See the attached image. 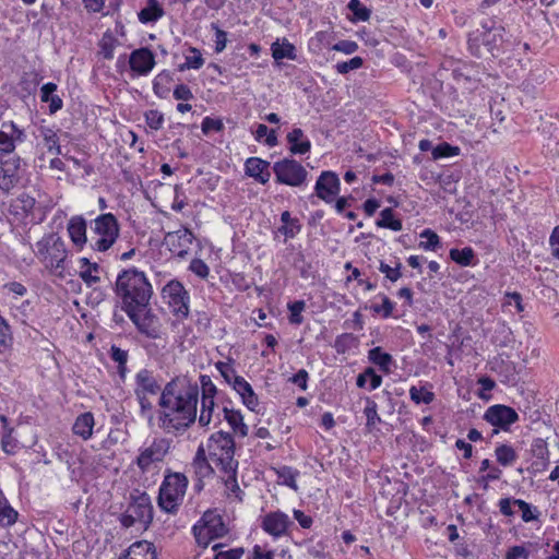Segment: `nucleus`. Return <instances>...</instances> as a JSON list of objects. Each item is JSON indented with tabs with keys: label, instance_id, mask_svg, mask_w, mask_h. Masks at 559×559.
Listing matches in <instances>:
<instances>
[{
	"label": "nucleus",
	"instance_id": "f257e3e1",
	"mask_svg": "<svg viewBox=\"0 0 559 559\" xmlns=\"http://www.w3.org/2000/svg\"><path fill=\"white\" fill-rule=\"evenodd\" d=\"M198 396L197 385L177 389L174 382H168L159 397L163 409L159 416L160 427L167 432L186 430L195 420Z\"/></svg>",
	"mask_w": 559,
	"mask_h": 559
},
{
	"label": "nucleus",
	"instance_id": "f03ea898",
	"mask_svg": "<svg viewBox=\"0 0 559 559\" xmlns=\"http://www.w3.org/2000/svg\"><path fill=\"white\" fill-rule=\"evenodd\" d=\"M115 293L121 301V309L127 313L134 309H146L153 289L144 272L130 267L118 274Z\"/></svg>",
	"mask_w": 559,
	"mask_h": 559
},
{
	"label": "nucleus",
	"instance_id": "7ed1b4c3",
	"mask_svg": "<svg viewBox=\"0 0 559 559\" xmlns=\"http://www.w3.org/2000/svg\"><path fill=\"white\" fill-rule=\"evenodd\" d=\"M468 49L475 57L481 58L485 52L493 58L506 55L512 47V41L506 37V29L496 21L481 23V29L472 32L468 36Z\"/></svg>",
	"mask_w": 559,
	"mask_h": 559
},
{
	"label": "nucleus",
	"instance_id": "20e7f679",
	"mask_svg": "<svg viewBox=\"0 0 559 559\" xmlns=\"http://www.w3.org/2000/svg\"><path fill=\"white\" fill-rule=\"evenodd\" d=\"M153 516L154 508L150 495L135 488L130 491L127 509L119 515L118 520L124 528L139 524L147 530L153 522Z\"/></svg>",
	"mask_w": 559,
	"mask_h": 559
},
{
	"label": "nucleus",
	"instance_id": "39448f33",
	"mask_svg": "<svg viewBox=\"0 0 559 559\" xmlns=\"http://www.w3.org/2000/svg\"><path fill=\"white\" fill-rule=\"evenodd\" d=\"M171 441L166 438H155L152 443L140 450L135 464L144 478V484H154L160 472V464L168 454Z\"/></svg>",
	"mask_w": 559,
	"mask_h": 559
},
{
	"label": "nucleus",
	"instance_id": "423d86ee",
	"mask_svg": "<svg viewBox=\"0 0 559 559\" xmlns=\"http://www.w3.org/2000/svg\"><path fill=\"white\" fill-rule=\"evenodd\" d=\"M188 483L185 474L167 469L157 497V504L160 510L169 514H176L182 504Z\"/></svg>",
	"mask_w": 559,
	"mask_h": 559
},
{
	"label": "nucleus",
	"instance_id": "0eeeda50",
	"mask_svg": "<svg viewBox=\"0 0 559 559\" xmlns=\"http://www.w3.org/2000/svg\"><path fill=\"white\" fill-rule=\"evenodd\" d=\"M91 247L96 252L108 251L120 236V224L112 213H103L91 221Z\"/></svg>",
	"mask_w": 559,
	"mask_h": 559
},
{
	"label": "nucleus",
	"instance_id": "6e6552de",
	"mask_svg": "<svg viewBox=\"0 0 559 559\" xmlns=\"http://www.w3.org/2000/svg\"><path fill=\"white\" fill-rule=\"evenodd\" d=\"M35 246V254L39 261L51 272L62 274L68 254L64 241L60 237L49 234L38 240Z\"/></svg>",
	"mask_w": 559,
	"mask_h": 559
},
{
	"label": "nucleus",
	"instance_id": "1a4fd4ad",
	"mask_svg": "<svg viewBox=\"0 0 559 559\" xmlns=\"http://www.w3.org/2000/svg\"><path fill=\"white\" fill-rule=\"evenodd\" d=\"M209 459L216 465L219 472L238 466L235 460V441L230 433L217 431L213 433L206 443Z\"/></svg>",
	"mask_w": 559,
	"mask_h": 559
},
{
	"label": "nucleus",
	"instance_id": "9d476101",
	"mask_svg": "<svg viewBox=\"0 0 559 559\" xmlns=\"http://www.w3.org/2000/svg\"><path fill=\"white\" fill-rule=\"evenodd\" d=\"M192 532L198 545L205 548L211 540L225 536L228 528L216 510H207L193 525Z\"/></svg>",
	"mask_w": 559,
	"mask_h": 559
},
{
	"label": "nucleus",
	"instance_id": "9b49d317",
	"mask_svg": "<svg viewBox=\"0 0 559 559\" xmlns=\"http://www.w3.org/2000/svg\"><path fill=\"white\" fill-rule=\"evenodd\" d=\"M275 180L280 185L302 188L308 185L309 173L305 166L293 157H285L273 164Z\"/></svg>",
	"mask_w": 559,
	"mask_h": 559
},
{
	"label": "nucleus",
	"instance_id": "f8f14e48",
	"mask_svg": "<svg viewBox=\"0 0 559 559\" xmlns=\"http://www.w3.org/2000/svg\"><path fill=\"white\" fill-rule=\"evenodd\" d=\"M160 391V384L156 380L153 371L141 369L135 374L134 394L141 407V413L151 412L153 404L150 396L157 395Z\"/></svg>",
	"mask_w": 559,
	"mask_h": 559
},
{
	"label": "nucleus",
	"instance_id": "ddd939ff",
	"mask_svg": "<svg viewBox=\"0 0 559 559\" xmlns=\"http://www.w3.org/2000/svg\"><path fill=\"white\" fill-rule=\"evenodd\" d=\"M163 297L168 300L173 312L179 318L189 314V295L183 285L178 281H170L163 288Z\"/></svg>",
	"mask_w": 559,
	"mask_h": 559
},
{
	"label": "nucleus",
	"instance_id": "4468645a",
	"mask_svg": "<svg viewBox=\"0 0 559 559\" xmlns=\"http://www.w3.org/2000/svg\"><path fill=\"white\" fill-rule=\"evenodd\" d=\"M127 314L140 333L150 338H158L160 336L159 319L151 310L134 309L127 312Z\"/></svg>",
	"mask_w": 559,
	"mask_h": 559
},
{
	"label": "nucleus",
	"instance_id": "2eb2a0df",
	"mask_svg": "<svg viewBox=\"0 0 559 559\" xmlns=\"http://www.w3.org/2000/svg\"><path fill=\"white\" fill-rule=\"evenodd\" d=\"M21 158L16 155H0V189L9 193L20 180Z\"/></svg>",
	"mask_w": 559,
	"mask_h": 559
},
{
	"label": "nucleus",
	"instance_id": "dca6fc26",
	"mask_svg": "<svg viewBox=\"0 0 559 559\" xmlns=\"http://www.w3.org/2000/svg\"><path fill=\"white\" fill-rule=\"evenodd\" d=\"M261 526L269 535L278 538L289 534L294 522L286 513L277 510L266 513L262 519Z\"/></svg>",
	"mask_w": 559,
	"mask_h": 559
},
{
	"label": "nucleus",
	"instance_id": "f3484780",
	"mask_svg": "<svg viewBox=\"0 0 559 559\" xmlns=\"http://www.w3.org/2000/svg\"><path fill=\"white\" fill-rule=\"evenodd\" d=\"M193 238V234L188 228H182L167 233L164 238V243L174 255L185 258L190 250Z\"/></svg>",
	"mask_w": 559,
	"mask_h": 559
},
{
	"label": "nucleus",
	"instance_id": "a211bd4d",
	"mask_svg": "<svg viewBox=\"0 0 559 559\" xmlns=\"http://www.w3.org/2000/svg\"><path fill=\"white\" fill-rule=\"evenodd\" d=\"M484 419L492 426L507 430L510 425L519 420V415L512 407L497 404L488 407Z\"/></svg>",
	"mask_w": 559,
	"mask_h": 559
},
{
	"label": "nucleus",
	"instance_id": "6ab92c4d",
	"mask_svg": "<svg viewBox=\"0 0 559 559\" xmlns=\"http://www.w3.org/2000/svg\"><path fill=\"white\" fill-rule=\"evenodd\" d=\"M340 187L338 176L334 171L325 170L318 177L314 191L318 198L330 203L338 194Z\"/></svg>",
	"mask_w": 559,
	"mask_h": 559
},
{
	"label": "nucleus",
	"instance_id": "aec40b11",
	"mask_svg": "<svg viewBox=\"0 0 559 559\" xmlns=\"http://www.w3.org/2000/svg\"><path fill=\"white\" fill-rule=\"evenodd\" d=\"M129 63L138 75H146L155 66V57L148 48H140L131 52Z\"/></svg>",
	"mask_w": 559,
	"mask_h": 559
},
{
	"label": "nucleus",
	"instance_id": "412c9836",
	"mask_svg": "<svg viewBox=\"0 0 559 559\" xmlns=\"http://www.w3.org/2000/svg\"><path fill=\"white\" fill-rule=\"evenodd\" d=\"M86 229L87 222L82 215H74L68 222L67 230L69 237L79 249H83L87 243Z\"/></svg>",
	"mask_w": 559,
	"mask_h": 559
},
{
	"label": "nucleus",
	"instance_id": "4be33fe9",
	"mask_svg": "<svg viewBox=\"0 0 559 559\" xmlns=\"http://www.w3.org/2000/svg\"><path fill=\"white\" fill-rule=\"evenodd\" d=\"M119 559H157L156 547L147 540H138L120 555Z\"/></svg>",
	"mask_w": 559,
	"mask_h": 559
},
{
	"label": "nucleus",
	"instance_id": "5701e85b",
	"mask_svg": "<svg viewBox=\"0 0 559 559\" xmlns=\"http://www.w3.org/2000/svg\"><path fill=\"white\" fill-rule=\"evenodd\" d=\"M269 168L270 163L259 157H250L245 163L246 175L254 178L262 185H265L270 180L271 173Z\"/></svg>",
	"mask_w": 559,
	"mask_h": 559
},
{
	"label": "nucleus",
	"instance_id": "b1692460",
	"mask_svg": "<svg viewBox=\"0 0 559 559\" xmlns=\"http://www.w3.org/2000/svg\"><path fill=\"white\" fill-rule=\"evenodd\" d=\"M289 152L293 155H304L310 152L311 142L300 128H294L286 136Z\"/></svg>",
	"mask_w": 559,
	"mask_h": 559
},
{
	"label": "nucleus",
	"instance_id": "393cba45",
	"mask_svg": "<svg viewBox=\"0 0 559 559\" xmlns=\"http://www.w3.org/2000/svg\"><path fill=\"white\" fill-rule=\"evenodd\" d=\"M233 389L240 395L242 403L250 409L257 411L259 406L258 395L254 393L251 384L242 377L241 379H236V384Z\"/></svg>",
	"mask_w": 559,
	"mask_h": 559
},
{
	"label": "nucleus",
	"instance_id": "a878e982",
	"mask_svg": "<svg viewBox=\"0 0 559 559\" xmlns=\"http://www.w3.org/2000/svg\"><path fill=\"white\" fill-rule=\"evenodd\" d=\"M165 11L158 0H146L145 5L139 11L138 19L143 24L155 23Z\"/></svg>",
	"mask_w": 559,
	"mask_h": 559
},
{
	"label": "nucleus",
	"instance_id": "bb28decb",
	"mask_svg": "<svg viewBox=\"0 0 559 559\" xmlns=\"http://www.w3.org/2000/svg\"><path fill=\"white\" fill-rule=\"evenodd\" d=\"M94 416L87 412L76 417L72 430L73 433L81 437L83 440H88L93 435Z\"/></svg>",
	"mask_w": 559,
	"mask_h": 559
},
{
	"label": "nucleus",
	"instance_id": "cd10ccee",
	"mask_svg": "<svg viewBox=\"0 0 559 559\" xmlns=\"http://www.w3.org/2000/svg\"><path fill=\"white\" fill-rule=\"evenodd\" d=\"M56 91L57 84L51 82L44 84L40 88V100L49 104L50 114H56L63 106L62 99L55 94Z\"/></svg>",
	"mask_w": 559,
	"mask_h": 559
},
{
	"label": "nucleus",
	"instance_id": "c85d7f7f",
	"mask_svg": "<svg viewBox=\"0 0 559 559\" xmlns=\"http://www.w3.org/2000/svg\"><path fill=\"white\" fill-rule=\"evenodd\" d=\"M492 370L502 377V382L506 384L514 385L518 382V372L515 365L512 361L496 359L493 361Z\"/></svg>",
	"mask_w": 559,
	"mask_h": 559
},
{
	"label": "nucleus",
	"instance_id": "c756f323",
	"mask_svg": "<svg viewBox=\"0 0 559 559\" xmlns=\"http://www.w3.org/2000/svg\"><path fill=\"white\" fill-rule=\"evenodd\" d=\"M80 264V277L87 286H92L100 281V277L97 275L99 265L96 262H91L87 258H81Z\"/></svg>",
	"mask_w": 559,
	"mask_h": 559
},
{
	"label": "nucleus",
	"instance_id": "7c9ffc66",
	"mask_svg": "<svg viewBox=\"0 0 559 559\" xmlns=\"http://www.w3.org/2000/svg\"><path fill=\"white\" fill-rule=\"evenodd\" d=\"M39 136L43 139L47 151L56 155L61 154V147L59 145V138L57 131L49 126L40 124L38 127Z\"/></svg>",
	"mask_w": 559,
	"mask_h": 559
},
{
	"label": "nucleus",
	"instance_id": "2f4dec72",
	"mask_svg": "<svg viewBox=\"0 0 559 559\" xmlns=\"http://www.w3.org/2000/svg\"><path fill=\"white\" fill-rule=\"evenodd\" d=\"M283 225L278 227V233L283 234L286 239L295 238L301 230V224L298 218L292 217L288 211L281 214Z\"/></svg>",
	"mask_w": 559,
	"mask_h": 559
},
{
	"label": "nucleus",
	"instance_id": "473e14b6",
	"mask_svg": "<svg viewBox=\"0 0 559 559\" xmlns=\"http://www.w3.org/2000/svg\"><path fill=\"white\" fill-rule=\"evenodd\" d=\"M272 50V57L275 60H282V59H289V60H296V48L293 44H290L286 38H284L282 41L278 39L272 44L271 46Z\"/></svg>",
	"mask_w": 559,
	"mask_h": 559
},
{
	"label": "nucleus",
	"instance_id": "72a5a7b5",
	"mask_svg": "<svg viewBox=\"0 0 559 559\" xmlns=\"http://www.w3.org/2000/svg\"><path fill=\"white\" fill-rule=\"evenodd\" d=\"M110 359L117 364V371L121 380H124L128 373L127 362L129 359V352L112 344L109 349Z\"/></svg>",
	"mask_w": 559,
	"mask_h": 559
},
{
	"label": "nucleus",
	"instance_id": "f704fd0d",
	"mask_svg": "<svg viewBox=\"0 0 559 559\" xmlns=\"http://www.w3.org/2000/svg\"><path fill=\"white\" fill-rule=\"evenodd\" d=\"M224 417L226 421L229 424L235 433L240 437H246L248 435V427L243 423V416L239 411L229 409L224 407Z\"/></svg>",
	"mask_w": 559,
	"mask_h": 559
},
{
	"label": "nucleus",
	"instance_id": "c9c22d12",
	"mask_svg": "<svg viewBox=\"0 0 559 559\" xmlns=\"http://www.w3.org/2000/svg\"><path fill=\"white\" fill-rule=\"evenodd\" d=\"M368 359L377 365L381 371L389 373L391 371V365L393 364V357L382 350L381 347H373L368 352Z\"/></svg>",
	"mask_w": 559,
	"mask_h": 559
},
{
	"label": "nucleus",
	"instance_id": "e433bc0d",
	"mask_svg": "<svg viewBox=\"0 0 559 559\" xmlns=\"http://www.w3.org/2000/svg\"><path fill=\"white\" fill-rule=\"evenodd\" d=\"M192 465L194 467L195 474L200 478L207 477L214 473V468L206 457L205 449L203 445L198 448Z\"/></svg>",
	"mask_w": 559,
	"mask_h": 559
},
{
	"label": "nucleus",
	"instance_id": "4c0bfd02",
	"mask_svg": "<svg viewBox=\"0 0 559 559\" xmlns=\"http://www.w3.org/2000/svg\"><path fill=\"white\" fill-rule=\"evenodd\" d=\"M278 483L285 485L293 490H297L298 486L296 483V478L299 476V471L290 467V466H281L278 468H274Z\"/></svg>",
	"mask_w": 559,
	"mask_h": 559
},
{
	"label": "nucleus",
	"instance_id": "58836bf2",
	"mask_svg": "<svg viewBox=\"0 0 559 559\" xmlns=\"http://www.w3.org/2000/svg\"><path fill=\"white\" fill-rule=\"evenodd\" d=\"M495 455L497 462L504 467L512 466L519 457L516 451L508 444L498 445L495 450Z\"/></svg>",
	"mask_w": 559,
	"mask_h": 559
},
{
	"label": "nucleus",
	"instance_id": "ea45409f",
	"mask_svg": "<svg viewBox=\"0 0 559 559\" xmlns=\"http://www.w3.org/2000/svg\"><path fill=\"white\" fill-rule=\"evenodd\" d=\"M13 345V334L8 321L0 314V354L4 355L11 352Z\"/></svg>",
	"mask_w": 559,
	"mask_h": 559
},
{
	"label": "nucleus",
	"instance_id": "a19ab883",
	"mask_svg": "<svg viewBox=\"0 0 559 559\" xmlns=\"http://www.w3.org/2000/svg\"><path fill=\"white\" fill-rule=\"evenodd\" d=\"M237 469L238 466H233L230 469H225L221 473L226 488L241 501L243 491L237 483Z\"/></svg>",
	"mask_w": 559,
	"mask_h": 559
},
{
	"label": "nucleus",
	"instance_id": "79ce46f5",
	"mask_svg": "<svg viewBox=\"0 0 559 559\" xmlns=\"http://www.w3.org/2000/svg\"><path fill=\"white\" fill-rule=\"evenodd\" d=\"M450 258L461 266H469L474 264L475 252L471 247L463 249H451Z\"/></svg>",
	"mask_w": 559,
	"mask_h": 559
},
{
	"label": "nucleus",
	"instance_id": "37998d69",
	"mask_svg": "<svg viewBox=\"0 0 559 559\" xmlns=\"http://www.w3.org/2000/svg\"><path fill=\"white\" fill-rule=\"evenodd\" d=\"M377 226L389 228L394 231H400L403 228L401 219L394 218L393 210L391 207H386L381 211L380 219L377 221Z\"/></svg>",
	"mask_w": 559,
	"mask_h": 559
},
{
	"label": "nucleus",
	"instance_id": "c03bdc74",
	"mask_svg": "<svg viewBox=\"0 0 559 559\" xmlns=\"http://www.w3.org/2000/svg\"><path fill=\"white\" fill-rule=\"evenodd\" d=\"M189 55L185 56V63L179 66L180 71H185L187 69L198 70L202 68L204 64V59L202 57L201 51L195 47H189Z\"/></svg>",
	"mask_w": 559,
	"mask_h": 559
},
{
	"label": "nucleus",
	"instance_id": "a18cd8bd",
	"mask_svg": "<svg viewBox=\"0 0 559 559\" xmlns=\"http://www.w3.org/2000/svg\"><path fill=\"white\" fill-rule=\"evenodd\" d=\"M173 81V74L169 71H162L158 73L153 81L154 93L163 97L169 92L168 84Z\"/></svg>",
	"mask_w": 559,
	"mask_h": 559
},
{
	"label": "nucleus",
	"instance_id": "49530a36",
	"mask_svg": "<svg viewBox=\"0 0 559 559\" xmlns=\"http://www.w3.org/2000/svg\"><path fill=\"white\" fill-rule=\"evenodd\" d=\"M215 367L224 380L231 386L236 384V379L238 380L242 378L237 374L231 361H217Z\"/></svg>",
	"mask_w": 559,
	"mask_h": 559
},
{
	"label": "nucleus",
	"instance_id": "de8ad7c7",
	"mask_svg": "<svg viewBox=\"0 0 559 559\" xmlns=\"http://www.w3.org/2000/svg\"><path fill=\"white\" fill-rule=\"evenodd\" d=\"M420 238L426 239V241L419 242V248L426 251H436L441 247L440 237L431 229L427 228L420 233Z\"/></svg>",
	"mask_w": 559,
	"mask_h": 559
},
{
	"label": "nucleus",
	"instance_id": "09e8293b",
	"mask_svg": "<svg viewBox=\"0 0 559 559\" xmlns=\"http://www.w3.org/2000/svg\"><path fill=\"white\" fill-rule=\"evenodd\" d=\"M411 400L416 404H430L435 400V393L426 388H417L415 385L409 389Z\"/></svg>",
	"mask_w": 559,
	"mask_h": 559
},
{
	"label": "nucleus",
	"instance_id": "8fccbe9b",
	"mask_svg": "<svg viewBox=\"0 0 559 559\" xmlns=\"http://www.w3.org/2000/svg\"><path fill=\"white\" fill-rule=\"evenodd\" d=\"M347 8L354 14V21L366 22L370 19L371 10L364 5L360 0H349Z\"/></svg>",
	"mask_w": 559,
	"mask_h": 559
},
{
	"label": "nucleus",
	"instance_id": "3c124183",
	"mask_svg": "<svg viewBox=\"0 0 559 559\" xmlns=\"http://www.w3.org/2000/svg\"><path fill=\"white\" fill-rule=\"evenodd\" d=\"M364 413L367 418V427L369 429H372L377 424L381 421L380 416L378 415V406L377 403L371 400L370 397L366 399V407L364 409Z\"/></svg>",
	"mask_w": 559,
	"mask_h": 559
},
{
	"label": "nucleus",
	"instance_id": "603ef678",
	"mask_svg": "<svg viewBox=\"0 0 559 559\" xmlns=\"http://www.w3.org/2000/svg\"><path fill=\"white\" fill-rule=\"evenodd\" d=\"M532 453L536 459L540 460L542 464L545 466L549 459V451L546 440L543 438L534 439L532 443Z\"/></svg>",
	"mask_w": 559,
	"mask_h": 559
},
{
	"label": "nucleus",
	"instance_id": "864d4df0",
	"mask_svg": "<svg viewBox=\"0 0 559 559\" xmlns=\"http://www.w3.org/2000/svg\"><path fill=\"white\" fill-rule=\"evenodd\" d=\"M287 308L289 310V322L295 325H299L304 321V317L301 316V312L306 308V302L304 300H296L293 302H289L287 305Z\"/></svg>",
	"mask_w": 559,
	"mask_h": 559
},
{
	"label": "nucleus",
	"instance_id": "5fc2aeb1",
	"mask_svg": "<svg viewBox=\"0 0 559 559\" xmlns=\"http://www.w3.org/2000/svg\"><path fill=\"white\" fill-rule=\"evenodd\" d=\"M331 44V35L328 32H318L314 37L309 40V49L319 53L323 47L329 46Z\"/></svg>",
	"mask_w": 559,
	"mask_h": 559
},
{
	"label": "nucleus",
	"instance_id": "6e6d98bb",
	"mask_svg": "<svg viewBox=\"0 0 559 559\" xmlns=\"http://www.w3.org/2000/svg\"><path fill=\"white\" fill-rule=\"evenodd\" d=\"M16 519L17 512L12 507H10L3 498V500L0 501V524L9 526L14 524Z\"/></svg>",
	"mask_w": 559,
	"mask_h": 559
},
{
	"label": "nucleus",
	"instance_id": "4d7b16f0",
	"mask_svg": "<svg viewBox=\"0 0 559 559\" xmlns=\"http://www.w3.org/2000/svg\"><path fill=\"white\" fill-rule=\"evenodd\" d=\"M265 138L264 142L266 145L273 147L277 144V136L274 129H269L265 124H258L255 130V140L262 141Z\"/></svg>",
	"mask_w": 559,
	"mask_h": 559
},
{
	"label": "nucleus",
	"instance_id": "13d9d810",
	"mask_svg": "<svg viewBox=\"0 0 559 559\" xmlns=\"http://www.w3.org/2000/svg\"><path fill=\"white\" fill-rule=\"evenodd\" d=\"M214 399L202 397L201 413L199 416L200 426H207L212 420V413L214 409Z\"/></svg>",
	"mask_w": 559,
	"mask_h": 559
},
{
	"label": "nucleus",
	"instance_id": "bf43d9fd",
	"mask_svg": "<svg viewBox=\"0 0 559 559\" xmlns=\"http://www.w3.org/2000/svg\"><path fill=\"white\" fill-rule=\"evenodd\" d=\"M460 154V147L453 146L447 142H442L432 148V158L439 159L443 157H452Z\"/></svg>",
	"mask_w": 559,
	"mask_h": 559
},
{
	"label": "nucleus",
	"instance_id": "052dcab7",
	"mask_svg": "<svg viewBox=\"0 0 559 559\" xmlns=\"http://www.w3.org/2000/svg\"><path fill=\"white\" fill-rule=\"evenodd\" d=\"M223 544H216L213 546V550L216 551L214 559H241L245 554L242 547L231 548L228 550H221Z\"/></svg>",
	"mask_w": 559,
	"mask_h": 559
},
{
	"label": "nucleus",
	"instance_id": "680f3d73",
	"mask_svg": "<svg viewBox=\"0 0 559 559\" xmlns=\"http://www.w3.org/2000/svg\"><path fill=\"white\" fill-rule=\"evenodd\" d=\"M382 300L381 305H372L371 310L374 313H382L383 318H390L393 314L395 304L384 294H379Z\"/></svg>",
	"mask_w": 559,
	"mask_h": 559
},
{
	"label": "nucleus",
	"instance_id": "e2e57ef3",
	"mask_svg": "<svg viewBox=\"0 0 559 559\" xmlns=\"http://www.w3.org/2000/svg\"><path fill=\"white\" fill-rule=\"evenodd\" d=\"M36 204L35 198L31 197L27 193H21L16 200L14 206L20 209L23 214L28 215L33 212Z\"/></svg>",
	"mask_w": 559,
	"mask_h": 559
},
{
	"label": "nucleus",
	"instance_id": "0e129e2a",
	"mask_svg": "<svg viewBox=\"0 0 559 559\" xmlns=\"http://www.w3.org/2000/svg\"><path fill=\"white\" fill-rule=\"evenodd\" d=\"M362 64H364V59L361 57L356 56L348 61L337 62L335 64V70L340 74H346L352 70H357V69L361 68Z\"/></svg>",
	"mask_w": 559,
	"mask_h": 559
},
{
	"label": "nucleus",
	"instance_id": "69168bd1",
	"mask_svg": "<svg viewBox=\"0 0 559 559\" xmlns=\"http://www.w3.org/2000/svg\"><path fill=\"white\" fill-rule=\"evenodd\" d=\"M402 264L400 262L396 263L395 266H390L389 264L380 261L379 271L385 275V277L391 282H396L402 277L401 272Z\"/></svg>",
	"mask_w": 559,
	"mask_h": 559
},
{
	"label": "nucleus",
	"instance_id": "338daca9",
	"mask_svg": "<svg viewBox=\"0 0 559 559\" xmlns=\"http://www.w3.org/2000/svg\"><path fill=\"white\" fill-rule=\"evenodd\" d=\"M146 124L152 130H159L164 123V115L157 109L147 110L144 115Z\"/></svg>",
	"mask_w": 559,
	"mask_h": 559
},
{
	"label": "nucleus",
	"instance_id": "774afa93",
	"mask_svg": "<svg viewBox=\"0 0 559 559\" xmlns=\"http://www.w3.org/2000/svg\"><path fill=\"white\" fill-rule=\"evenodd\" d=\"M15 148V143L12 135L8 132L7 129L0 130V152L2 155H12V152Z\"/></svg>",
	"mask_w": 559,
	"mask_h": 559
}]
</instances>
